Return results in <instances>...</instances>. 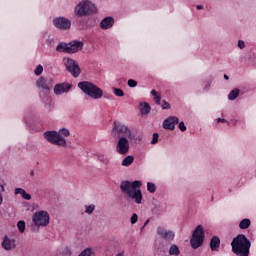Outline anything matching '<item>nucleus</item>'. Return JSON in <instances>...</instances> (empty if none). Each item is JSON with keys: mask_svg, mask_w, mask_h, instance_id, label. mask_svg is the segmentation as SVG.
Returning <instances> with one entry per match:
<instances>
[{"mask_svg": "<svg viewBox=\"0 0 256 256\" xmlns=\"http://www.w3.org/2000/svg\"><path fill=\"white\" fill-rule=\"evenodd\" d=\"M113 25H115V19L111 16H108L100 22V29L106 31V29H111Z\"/></svg>", "mask_w": 256, "mask_h": 256, "instance_id": "obj_18", "label": "nucleus"}, {"mask_svg": "<svg viewBox=\"0 0 256 256\" xmlns=\"http://www.w3.org/2000/svg\"><path fill=\"white\" fill-rule=\"evenodd\" d=\"M147 191H149V193H155L157 191V186H155L154 183L148 182Z\"/></svg>", "mask_w": 256, "mask_h": 256, "instance_id": "obj_29", "label": "nucleus"}, {"mask_svg": "<svg viewBox=\"0 0 256 256\" xmlns=\"http://www.w3.org/2000/svg\"><path fill=\"white\" fill-rule=\"evenodd\" d=\"M203 243H205V231L203 230V226L198 225L193 231L190 245L192 249H199Z\"/></svg>", "mask_w": 256, "mask_h": 256, "instance_id": "obj_7", "label": "nucleus"}, {"mask_svg": "<svg viewBox=\"0 0 256 256\" xmlns=\"http://www.w3.org/2000/svg\"><path fill=\"white\" fill-rule=\"evenodd\" d=\"M157 235H159L161 239H164V241H173V239H175V232L166 230L161 226L157 228Z\"/></svg>", "mask_w": 256, "mask_h": 256, "instance_id": "obj_14", "label": "nucleus"}, {"mask_svg": "<svg viewBox=\"0 0 256 256\" xmlns=\"http://www.w3.org/2000/svg\"><path fill=\"white\" fill-rule=\"evenodd\" d=\"M53 24L57 29L61 31H67V29H71V20L65 17H58L53 20Z\"/></svg>", "mask_w": 256, "mask_h": 256, "instance_id": "obj_13", "label": "nucleus"}, {"mask_svg": "<svg viewBox=\"0 0 256 256\" xmlns=\"http://www.w3.org/2000/svg\"><path fill=\"white\" fill-rule=\"evenodd\" d=\"M17 227L21 233H25V221L23 220L18 221Z\"/></svg>", "mask_w": 256, "mask_h": 256, "instance_id": "obj_30", "label": "nucleus"}, {"mask_svg": "<svg viewBox=\"0 0 256 256\" xmlns=\"http://www.w3.org/2000/svg\"><path fill=\"white\" fill-rule=\"evenodd\" d=\"M151 95L154 96V101L156 105H161V95L157 93V90H152Z\"/></svg>", "mask_w": 256, "mask_h": 256, "instance_id": "obj_26", "label": "nucleus"}, {"mask_svg": "<svg viewBox=\"0 0 256 256\" xmlns=\"http://www.w3.org/2000/svg\"><path fill=\"white\" fill-rule=\"evenodd\" d=\"M98 159H99V161H101L102 163H109V159H107L106 157H105V155H100V156H98Z\"/></svg>", "mask_w": 256, "mask_h": 256, "instance_id": "obj_37", "label": "nucleus"}, {"mask_svg": "<svg viewBox=\"0 0 256 256\" xmlns=\"http://www.w3.org/2000/svg\"><path fill=\"white\" fill-rule=\"evenodd\" d=\"M15 195H21L22 199H25L26 201H31L30 194H28L23 188H16Z\"/></svg>", "mask_w": 256, "mask_h": 256, "instance_id": "obj_20", "label": "nucleus"}, {"mask_svg": "<svg viewBox=\"0 0 256 256\" xmlns=\"http://www.w3.org/2000/svg\"><path fill=\"white\" fill-rule=\"evenodd\" d=\"M83 49V42L73 40L70 43H60L56 47V51L58 53H68V54H73V53H78V51H81Z\"/></svg>", "mask_w": 256, "mask_h": 256, "instance_id": "obj_6", "label": "nucleus"}, {"mask_svg": "<svg viewBox=\"0 0 256 256\" xmlns=\"http://www.w3.org/2000/svg\"><path fill=\"white\" fill-rule=\"evenodd\" d=\"M139 220V216H137V214H133L131 217V223L132 225H135V223H137V221Z\"/></svg>", "mask_w": 256, "mask_h": 256, "instance_id": "obj_36", "label": "nucleus"}, {"mask_svg": "<svg viewBox=\"0 0 256 256\" xmlns=\"http://www.w3.org/2000/svg\"><path fill=\"white\" fill-rule=\"evenodd\" d=\"M238 47H239V49H245V41L239 40L238 41Z\"/></svg>", "mask_w": 256, "mask_h": 256, "instance_id": "obj_40", "label": "nucleus"}, {"mask_svg": "<svg viewBox=\"0 0 256 256\" xmlns=\"http://www.w3.org/2000/svg\"><path fill=\"white\" fill-rule=\"evenodd\" d=\"M224 79L229 80V76L227 74H225Z\"/></svg>", "mask_w": 256, "mask_h": 256, "instance_id": "obj_45", "label": "nucleus"}, {"mask_svg": "<svg viewBox=\"0 0 256 256\" xmlns=\"http://www.w3.org/2000/svg\"><path fill=\"white\" fill-rule=\"evenodd\" d=\"M35 75L39 76L43 73V65L39 64L34 70Z\"/></svg>", "mask_w": 256, "mask_h": 256, "instance_id": "obj_33", "label": "nucleus"}, {"mask_svg": "<svg viewBox=\"0 0 256 256\" xmlns=\"http://www.w3.org/2000/svg\"><path fill=\"white\" fill-rule=\"evenodd\" d=\"M1 203H3V196L0 193V205H1Z\"/></svg>", "mask_w": 256, "mask_h": 256, "instance_id": "obj_44", "label": "nucleus"}, {"mask_svg": "<svg viewBox=\"0 0 256 256\" xmlns=\"http://www.w3.org/2000/svg\"><path fill=\"white\" fill-rule=\"evenodd\" d=\"M232 252L238 256H249L251 241L245 234H239L231 242Z\"/></svg>", "mask_w": 256, "mask_h": 256, "instance_id": "obj_2", "label": "nucleus"}, {"mask_svg": "<svg viewBox=\"0 0 256 256\" xmlns=\"http://www.w3.org/2000/svg\"><path fill=\"white\" fill-rule=\"evenodd\" d=\"M36 87L38 89H42V91H51L53 88V80L51 78L41 76L36 81Z\"/></svg>", "mask_w": 256, "mask_h": 256, "instance_id": "obj_12", "label": "nucleus"}, {"mask_svg": "<svg viewBox=\"0 0 256 256\" xmlns=\"http://www.w3.org/2000/svg\"><path fill=\"white\" fill-rule=\"evenodd\" d=\"M63 63L65 65L66 71H68V73L73 75L75 78L81 75V68L73 58L65 57L63 58Z\"/></svg>", "mask_w": 256, "mask_h": 256, "instance_id": "obj_9", "label": "nucleus"}, {"mask_svg": "<svg viewBox=\"0 0 256 256\" xmlns=\"http://www.w3.org/2000/svg\"><path fill=\"white\" fill-rule=\"evenodd\" d=\"M116 256H124L123 252L118 253Z\"/></svg>", "mask_w": 256, "mask_h": 256, "instance_id": "obj_46", "label": "nucleus"}, {"mask_svg": "<svg viewBox=\"0 0 256 256\" xmlns=\"http://www.w3.org/2000/svg\"><path fill=\"white\" fill-rule=\"evenodd\" d=\"M114 94L116 95V97H125V92H123L119 88H114Z\"/></svg>", "mask_w": 256, "mask_h": 256, "instance_id": "obj_31", "label": "nucleus"}, {"mask_svg": "<svg viewBox=\"0 0 256 256\" xmlns=\"http://www.w3.org/2000/svg\"><path fill=\"white\" fill-rule=\"evenodd\" d=\"M178 127L180 131H187V126H185V122H180Z\"/></svg>", "mask_w": 256, "mask_h": 256, "instance_id": "obj_38", "label": "nucleus"}, {"mask_svg": "<svg viewBox=\"0 0 256 256\" xmlns=\"http://www.w3.org/2000/svg\"><path fill=\"white\" fill-rule=\"evenodd\" d=\"M142 115H149L151 113V106L149 103L145 102L144 104H141V109H140Z\"/></svg>", "mask_w": 256, "mask_h": 256, "instance_id": "obj_22", "label": "nucleus"}, {"mask_svg": "<svg viewBox=\"0 0 256 256\" xmlns=\"http://www.w3.org/2000/svg\"><path fill=\"white\" fill-rule=\"evenodd\" d=\"M33 223L37 227H47L49 225V214L45 211L36 212L33 215Z\"/></svg>", "mask_w": 256, "mask_h": 256, "instance_id": "obj_10", "label": "nucleus"}, {"mask_svg": "<svg viewBox=\"0 0 256 256\" xmlns=\"http://www.w3.org/2000/svg\"><path fill=\"white\" fill-rule=\"evenodd\" d=\"M219 247H221V239L219 236H213L210 240L211 251H219Z\"/></svg>", "mask_w": 256, "mask_h": 256, "instance_id": "obj_19", "label": "nucleus"}, {"mask_svg": "<svg viewBox=\"0 0 256 256\" xmlns=\"http://www.w3.org/2000/svg\"><path fill=\"white\" fill-rule=\"evenodd\" d=\"M162 109H171V104L164 100L162 104Z\"/></svg>", "mask_w": 256, "mask_h": 256, "instance_id": "obj_39", "label": "nucleus"}, {"mask_svg": "<svg viewBox=\"0 0 256 256\" xmlns=\"http://www.w3.org/2000/svg\"><path fill=\"white\" fill-rule=\"evenodd\" d=\"M134 161H135V157H133L132 155H129L123 159L122 165L123 167H129L130 165H133Z\"/></svg>", "mask_w": 256, "mask_h": 256, "instance_id": "obj_21", "label": "nucleus"}, {"mask_svg": "<svg viewBox=\"0 0 256 256\" xmlns=\"http://www.w3.org/2000/svg\"><path fill=\"white\" fill-rule=\"evenodd\" d=\"M2 247L3 249H5V251H13V249L17 247V244L15 242V239H11L5 236L2 241Z\"/></svg>", "mask_w": 256, "mask_h": 256, "instance_id": "obj_17", "label": "nucleus"}, {"mask_svg": "<svg viewBox=\"0 0 256 256\" xmlns=\"http://www.w3.org/2000/svg\"><path fill=\"white\" fill-rule=\"evenodd\" d=\"M217 122H218V123H227V120L218 118V119H217Z\"/></svg>", "mask_w": 256, "mask_h": 256, "instance_id": "obj_42", "label": "nucleus"}, {"mask_svg": "<svg viewBox=\"0 0 256 256\" xmlns=\"http://www.w3.org/2000/svg\"><path fill=\"white\" fill-rule=\"evenodd\" d=\"M251 227V220L249 218H244L240 223H239V228L240 229H249Z\"/></svg>", "mask_w": 256, "mask_h": 256, "instance_id": "obj_23", "label": "nucleus"}, {"mask_svg": "<svg viewBox=\"0 0 256 256\" xmlns=\"http://www.w3.org/2000/svg\"><path fill=\"white\" fill-rule=\"evenodd\" d=\"M129 149V138L121 136L116 143V153H118V155H127Z\"/></svg>", "mask_w": 256, "mask_h": 256, "instance_id": "obj_11", "label": "nucleus"}, {"mask_svg": "<svg viewBox=\"0 0 256 256\" xmlns=\"http://www.w3.org/2000/svg\"><path fill=\"white\" fill-rule=\"evenodd\" d=\"M239 97V89H234L228 94V99L230 101H235V99Z\"/></svg>", "mask_w": 256, "mask_h": 256, "instance_id": "obj_25", "label": "nucleus"}, {"mask_svg": "<svg viewBox=\"0 0 256 256\" xmlns=\"http://www.w3.org/2000/svg\"><path fill=\"white\" fill-rule=\"evenodd\" d=\"M44 139L48 140L52 145H58V147H67V140L61 137L57 131H46L44 132Z\"/></svg>", "mask_w": 256, "mask_h": 256, "instance_id": "obj_8", "label": "nucleus"}, {"mask_svg": "<svg viewBox=\"0 0 256 256\" xmlns=\"http://www.w3.org/2000/svg\"><path fill=\"white\" fill-rule=\"evenodd\" d=\"M78 256H95V252L92 248H86Z\"/></svg>", "mask_w": 256, "mask_h": 256, "instance_id": "obj_27", "label": "nucleus"}, {"mask_svg": "<svg viewBox=\"0 0 256 256\" xmlns=\"http://www.w3.org/2000/svg\"><path fill=\"white\" fill-rule=\"evenodd\" d=\"M177 123H179V118L177 116H170L163 121V127L169 131H174Z\"/></svg>", "mask_w": 256, "mask_h": 256, "instance_id": "obj_15", "label": "nucleus"}, {"mask_svg": "<svg viewBox=\"0 0 256 256\" xmlns=\"http://www.w3.org/2000/svg\"><path fill=\"white\" fill-rule=\"evenodd\" d=\"M31 175H34V172H33V171L31 172Z\"/></svg>", "mask_w": 256, "mask_h": 256, "instance_id": "obj_48", "label": "nucleus"}, {"mask_svg": "<svg viewBox=\"0 0 256 256\" xmlns=\"http://www.w3.org/2000/svg\"><path fill=\"white\" fill-rule=\"evenodd\" d=\"M196 9H198V10L203 9V5H198V6H196Z\"/></svg>", "mask_w": 256, "mask_h": 256, "instance_id": "obj_43", "label": "nucleus"}, {"mask_svg": "<svg viewBox=\"0 0 256 256\" xmlns=\"http://www.w3.org/2000/svg\"><path fill=\"white\" fill-rule=\"evenodd\" d=\"M128 87H131V88L137 87V81L134 80V79H129L128 80Z\"/></svg>", "mask_w": 256, "mask_h": 256, "instance_id": "obj_35", "label": "nucleus"}, {"mask_svg": "<svg viewBox=\"0 0 256 256\" xmlns=\"http://www.w3.org/2000/svg\"><path fill=\"white\" fill-rule=\"evenodd\" d=\"M58 135H60V137H69V135H71V132H69V129L67 128H62L59 130Z\"/></svg>", "mask_w": 256, "mask_h": 256, "instance_id": "obj_28", "label": "nucleus"}, {"mask_svg": "<svg viewBox=\"0 0 256 256\" xmlns=\"http://www.w3.org/2000/svg\"><path fill=\"white\" fill-rule=\"evenodd\" d=\"M181 251L179 250V246L173 244L169 249V255H180Z\"/></svg>", "mask_w": 256, "mask_h": 256, "instance_id": "obj_24", "label": "nucleus"}, {"mask_svg": "<svg viewBox=\"0 0 256 256\" xmlns=\"http://www.w3.org/2000/svg\"><path fill=\"white\" fill-rule=\"evenodd\" d=\"M112 133L116 137H126L127 139H130V141L135 139V134L131 132V129H129L127 125L117 120H115L113 123Z\"/></svg>", "mask_w": 256, "mask_h": 256, "instance_id": "obj_5", "label": "nucleus"}, {"mask_svg": "<svg viewBox=\"0 0 256 256\" xmlns=\"http://www.w3.org/2000/svg\"><path fill=\"white\" fill-rule=\"evenodd\" d=\"M71 91V84L59 83L54 86L55 95H63V93H69Z\"/></svg>", "mask_w": 256, "mask_h": 256, "instance_id": "obj_16", "label": "nucleus"}, {"mask_svg": "<svg viewBox=\"0 0 256 256\" xmlns=\"http://www.w3.org/2000/svg\"><path fill=\"white\" fill-rule=\"evenodd\" d=\"M159 142V134L158 133H154L153 136H152V141H151V144L152 145H156V143Z\"/></svg>", "mask_w": 256, "mask_h": 256, "instance_id": "obj_34", "label": "nucleus"}, {"mask_svg": "<svg viewBox=\"0 0 256 256\" xmlns=\"http://www.w3.org/2000/svg\"><path fill=\"white\" fill-rule=\"evenodd\" d=\"M64 253H66L67 256H71V249L70 248H65Z\"/></svg>", "mask_w": 256, "mask_h": 256, "instance_id": "obj_41", "label": "nucleus"}, {"mask_svg": "<svg viewBox=\"0 0 256 256\" xmlns=\"http://www.w3.org/2000/svg\"><path fill=\"white\" fill-rule=\"evenodd\" d=\"M78 87L91 99H101L103 97V90L89 81L79 82Z\"/></svg>", "mask_w": 256, "mask_h": 256, "instance_id": "obj_3", "label": "nucleus"}, {"mask_svg": "<svg viewBox=\"0 0 256 256\" xmlns=\"http://www.w3.org/2000/svg\"><path fill=\"white\" fill-rule=\"evenodd\" d=\"M95 211V205H89V206H86V210H85V213H87L88 215H91V213H93Z\"/></svg>", "mask_w": 256, "mask_h": 256, "instance_id": "obj_32", "label": "nucleus"}, {"mask_svg": "<svg viewBox=\"0 0 256 256\" xmlns=\"http://www.w3.org/2000/svg\"><path fill=\"white\" fill-rule=\"evenodd\" d=\"M149 224V220H147L145 223H144V227H146V225Z\"/></svg>", "mask_w": 256, "mask_h": 256, "instance_id": "obj_47", "label": "nucleus"}, {"mask_svg": "<svg viewBox=\"0 0 256 256\" xmlns=\"http://www.w3.org/2000/svg\"><path fill=\"white\" fill-rule=\"evenodd\" d=\"M143 183L139 180L131 181H122L120 184V189L128 199L135 201L137 205H141L143 201V193L139 189Z\"/></svg>", "mask_w": 256, "mask_h": 256, "instance_id": "obj_1", "label": "nucleus"}, {"mask_svg": "<svg viewBox=\"0 0 256 256\" xmlns=\"http://www.w3.org/2000/svg\"><path fill=\"white\" fill-rule=\"evenodd\" d=\"M97 12V8L95 4H93L89 0L81 1L74 8V13L76 17H89V15H93V13Z\"/></svg>", "mask_w": 256, "mask_h": 256, "instance_id": "obj_4", "label": "nucleus"}]
</instances>
